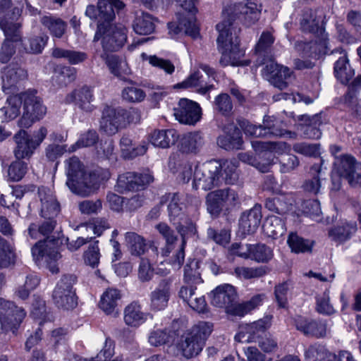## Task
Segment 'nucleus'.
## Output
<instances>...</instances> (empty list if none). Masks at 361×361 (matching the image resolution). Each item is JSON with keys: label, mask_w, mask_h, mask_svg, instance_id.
Here are the masks:
<instances>
[{"label": "nucleus", "mask_w": 361, "mask_h": 361, "mask_svg": "<svg viewBox=\"0 0 361 361\" xmlns=\"http://www.w3.org/2000/svg\"><path fill=\"white\" fill-rule=\"evenodd\" d=\"M173 340V332L168 329H154L149 334L148 342L152 346L159 347L171 343Z\"/></svg>", "instance_id": "obj_52"}, {"label": "nucleus", "mask_w": 361, "mask_h": 361, "mask_svg": "<svg viewBox=\"0 0 361 361\" xmlns=\"http://www.w3.org/2000/svg\"><path fill=\"white\" fill-rule=\"evenodd\" d=\"M287 243L291 251L297 254L311 252L313 247V241L305 239L293 232L289 234Z\"/></svg>", "instance_id": "obj_47"}, {"label": "nucleus", "mask_w": 361, "mask_h": 361, "mask_svg": "<svg viewBox=\"0 0 361 361\" xmlns=\"http://www.w3.org/2000/svg\"><path fill=\"white\" fill-rule=\"evenodd\" d=\"M211 303L221 308H228L235 300L237 293L235 288L228 283L217 286L210 294Z\"/></svg>", "instance_id": "obj_21"}, {"label": "nucleus", "mask_w": 361, "mask_h": 361, "mask_svg": "<svg viewBox=\"0 0 361 361\" xmlns=\"http://www.w3.org/2000/svg\"><path fill=\"white\" fill-rule=\"evenodd\" d=\"M214 109L221 115L228 116L233 109V104L229 95L225 93L219 94L214 99Z\"/></svg>", "instance_id": "obj_63"}, {"label": "nucleus", "mask_w": 361, "mask_h": 361, "mask_svg": "<svg viewBox=\"0 0 361 361\" xmlns=\"http://www.w3.org/2000/svg\"><path fill=\"white\" fill-rule=\"evenodd\" d=\"M238 163L236 160H226L221 164L222 183L233 185L237 183L239 177Z\"/></svg>", "instance_id": "obj_50"}, {"label": "nucleus", "mask_w": 361, "mask_h": 361, "mask_svg": "<svg viewBox=\"0 0 361 361\" xmlns=\"http://www.w3.org/2000/svg\"><path fill=\"white\" fill-rule=\"evenodd\" d=\"M262 74L275 87L283 90L288 86L287 80L290 78L292 71L286 66L270 61L262 69Z\"/></svg>", "instance_id": "obj_15"}, {"label": "nucleus", "mask_w": 361, "mask_h": 361, "mask_svg": "<svg viewBox=\"0 0 361 361\" xmlns=\"http://www.w3.org/2000/svg\"><path fill=\"white\" fill-rule=\"evenodd\" d=\"M22 98L23 113L18 123L20 127L27 128L44 116L47 108L43 105L41 98L36 95L35 90L22 93Z\"/></svg>", "instance_id": "obj_7"}, {"label": "nucleus", "mask_w": 361, "mask_h": 361, "mask_svg": "<svg viewBox=\"0 0 361 361\" xmlns=\"http://www.w3.org/2000/svg\"><path fill=\"white\" fill-rule=\"evenodd\" d=\"M189 13L185 11L183 13L179 14L178 17V25H176L175 23H169L168 24L169 32L171 36L173 37L176 35L178 34L180 31H184L185 34L192 36V37H195L197 36L199 33V29L196 23V17L195 16L194 20V25L196 27V30L195 33H190L187 32L186 28L189 26L188 22Z\"/></svg>", "instance_id": "obj_46"}, {"label": "nucleus", "mask_w": 361, "mask_h": 361, "mask_svg": "<svg viewBox=\"0 0 361 361\" xmlns=\"http://www.w3.org/2000/svg\"><path fill=\"white\" fill-rule=\"evenodd\" d=\"M334 74L336 78L343 84L348 83L353 77L354 71L350 67L345 54H343L336 61Z\"/></svg>", "instance_id": "obj_43"}, {"label": "nucleus", "mask_w": 361, "mask_h": 361, "mask_svg": "<svg viewBox=\"0 0 361 361\" xmlns=\"http://www.w3.org/2000/svg\"><path fill=\"white\" fill-rule=\"evenodd\" d=\"M168 212L169 220L175 226L182 224L183 220L187 217L183 210V203L178 194L174 193L171 195Z\"/></svg>", "instance_id": "obj_41"}, {"label": "nucleus", "mask_w": 361, "mask_h": 361, "mask_svg": "<svg viewBox=\"0 0 361 361\" xmlns=\"http://www.w3.org/2000/svg\"><path fill=\"white\" fill-rule=\"evenodd\" d=\"M272 317L267 315L262 319L240 327L239 331L235 334L234 340L238 343L257 342L261 336L271 325Z\"/></svg>", "instance_id": "obj_10"}, {"label": "nucleus", "mask_w": 361, "mask_h": 361, "mask_svg": "<svg viewBox=\"0 0 361 361\" xmlns=\"http://www.w3.org/2000/svg\"><path fill=\"white\" fill-rule=\"evenodd\" d=\"M31 316L34 319L39 320V325L42 326L46 322H51L52 316L47 312L45 302L40 298H35L32 303Z\"/></svg>", "instance_id": "obj_56"}, {"label": "nucleus", "mask_w": 361, "mask_h": 361, "mask_svg": "<svg viewBox=\"0 0 361 361\" xmlns=\"http://www.w3.org/2000/svg\"><path fill=\"white\" fill-rule=\"evenodd\" d=\"M251 143L256 152H270L281 154L287 149L286 143L283 142L253 140Z\"/></svg>", "instance_id": "obj_55"}, {"label": "nucleus", "mask_w": 361, "mask_h": 361, "mask_svg": "<svg viewBox=\"0 0 361 361\" xmlns=\"http://www.w3.org/2000/svg\"><path fill=\"white\" fill-rule=\"evenodd\" d=\"M173 110L176 120L183 124L194 125L200 120L202 115L200 105L185 98L180 99Z\"/></svg>", "instance_id": "obj_16"}, {"label": "nucleus", "mask_w": 361, "mask_h": 361, "mask_svg": "<svg viewBox=\"0 0 361 361\" xmlns=\"http://www.w3.org/2000/svg\"><path fill=\"white\" fill-rule=\"evenodd\" d=\"M48 37L47 36H34L23 43L25 51L30 54H39L44 49Z\"/></svg>", "instance_id": "obj_64"}, {"label": "nucleus", "mask_w": 361, "mask_h": 361, "mask_svg": "<svg viewBox=\"0 0 361 361\" xmlns=\"http://www.w3.org/2000/svg\"><path fill=\"white\" fill-rule=\"evenodd\" d=\"M85 172L83 164L76 157L66 161V173L67 176L66 185L71 191Z\"/></svg>", "instance_id": "obj_31"}, {"label": "nucleus", "mask_w": 361, "mask_h": 361, "mask_svg": "<svg viewBox=\"0 0 361 361\" xmlns=\"http://www.w3.org/2000/svg\"><path fill=\"white\" fill-rule=\"evenodd\" d=\"M126 242L130 252L133 255L140 256L143 255L147 249L145 239L134 232L126 233Z\"/></svg>", "instance_id": "obj_51"}, {"label": "nucleus", "mask_w": 361, "mask_h": 361, "mask_svg": "<svg viewBox=\"0 0 361 361\" xmlns=\"http://www.w3.org/2000/svg\"><path fill=\"white\" fill-rule=\"evenodd\" d=\"M40 23L53 37L56 38H61L68 27L63 19L51 15L41 17Z\"/></svg>", "instance_id": "obj_36"}, {"label": "nucleus", "mask_w": 361, "mask_h": 361, "mask_svg": "<svg viewBox=\"0 0 361 361\" xmlns=\"http://www.w3.org/2000/svg\"><path fill=\"white\" fill-rule=\"evenodd\" d=\"M16 143L13 153L18 160L29 159L36 149L30 135L24 130H20L13 136Z\"/></svg>", "instance_id": "obj_22"}, {"label": "nucleus", "mask_w": 361, "mask_h": 361, "mask_svg": "<svg viewBox=\"0 0 361 361\" xmlns=\"http://www.w3.org/2000/svg\"><path fill=\"white\" fill-rule=\"evenodd\" d=\"M195 290L192 286H183L179 291V297L193 310L198 313H204L207 310L205 298L197 293Z\"/></svg>", "instance_id": "obj_26"}, {"label": "nucleus", "mask_w": 361, "mask_h": 361, "mask_svg": "<svg viewBox=\"0 0 361 361\" xmlns=\"http://www.w3.org/2000/svg\"><path fill=\"white\" fill-rule=\"evenodd\" d=\"M124 6L125 4L120 0H99L97 7L99 23L110 24L115 18L114 8L120 11Z\"/></svg>", "instance_id": "obj_30"}, {"label": "nucleus", "mask_w": 361, "mask_h": 361, "mask_svg": "<svg viewBox=\"0 0 361 361\" xmlns=\"http://www.w3.org/2000/svg\"><path fill=\"white\" fill-rule=\"evenodd\" d=\"M159 234L166 240V247L162 250V255L167 256L173 249V245L177 241L178 236L175 232L166 223H159L156 226Z\"/></svg>", "instance_id": "obj_53"}, {"label": "nucleus", "mask_w": 361, "mask_h": 361, "mask_svg": "<svg viewBox=\"0 0 361 361\" xmlns=\"http://www.w3.org/2000/svg\"><path fill=\"white\" fill-rule=\"evenodd\" d=\"M334 171L338 176L346 179L352 187L361 185V163L350 154L336 157Z\"/></svg>", "instance_id": "obj_8"}, {"label": "nucleus", "mask_w": 361, "mask_h": 361, "mask_svg": "<svg viewBox=\"0 0 361 361\" xmlns=\"http://www.w3.org/2000/svg\"><path fill=\"white\" fill-rule=\"evenodd\" d=\"M264 155L267 156V161L263 163L258 161L255 157L247 152L239 154V159L244 163L255 166L262 173H267L270 169L273 159H271V155L270 153L266 152Z\"/></svg>", "instance_id": "obj_57"}, {"label": "nucleus", "mask_w": 361, "mask_h": 361, "mask_svg": "<svg viewBox=\"0 0 361 361\" xmlns=\"http://www.w3.org/2000/svg\"><path fill=\"white\" fill-rule=\"evenodd\" d=\"M246 250H250V259L257 262H267L273 257L271 249L264 244L246 246Z\"/></svg>", "instance_id": "obj_54"}, {"label": "nucleus", "mask_w": 361, "mask_h": 361, "mask_svg": "<svg viewBox=\"0 0 361 361\" xmlns=\"http://www.w3.org/2000/svg\"><path fill=\"white\" fill-rule=\"evenodd\" d=\"M51 54L54 58H64L67 59L72 65L82 63L87 59V54L85 52L63 49L58 47L53 49Z\"/></svg>", "instance_id": "obj_49"}, {"label": "nucleus", "mask_w": 361, "mask_h": 361, "mask_svg": "<svg viewBox=\"0 0 361 361\" xmlns=\"http://www.w3.org/2000/svg\"><path fill=\"white\" fill-rule=\"evenodd\" d=\"M324 13L321 9L306 8L302 11L300 19L302 32L313 34L314 41L297 42L296 51L302 57H315L326 54L328 50V35L322 25Z\"/></svg>", "instance_id": "obj_1"}, {"label": "nucleus", "mask_w": 361, "mask_h": 361, "mask_svg": "<svg viewBox=\"0 0 361 361\" xmlns=\"http://www.w3.org/2000/svg\"><path fill=\"white\" fill-rule=\"evenodd\" d=\"M32 255L36 262L44 261L51 272L58 273L59 267L56 262L61 258V255L51 243L38 241L32 247Z\"/></svg>", "instance_id": "obj_13"}, {"label": "nucleus", "mask_w": 361, "mask_h": 361, "mask_svg": "<svg viewBox=\"0 0 361 361\" xmlns=\"http://www.w3.org/2000/svg\"><path fill=\"white\" fill-rule=\"evenodd\" d=\"M171 295V279H161L155 288L149 293L150 310L155 312L165 310L168 306Z\"/></svg>", "instance_id": "obj_17"}, {"label": "nucleus", "mask_w": 361, "mask_h": 361, "mask_svg": "<svg viewBox=\"0 0 361 361\" xmlns=\"http://www.w3.org/2000/svg\"><path fill=\"white\" fill-rule=\"evenodd\" d=\"M204 144V139L199 132H190L183 135L180 140V150L185 153L195 152Z\"/></svg>", "instance_id": "obj_39"}, {"label": "nucleus", "mask_w": 361, "mask_h": 361, "mask_svg": "<svg viewBox=\"0 0 361 361\" xmlns=\"http://www.w3.org/2000/svg\"><path fill=\"white\" fill-rule=\"evenodd\" d=\"M117 109L107 106L102 114L100 121V128L109 135H115L123 128V120Z\"/></svg>", "instance_id": "obj_20"}, {"label": "nucleus", "mask_w": 361, "mask_h": 361, "mask_svg": "<svg viewBox=\"0 0 361 361\" xmlns=\"http://www.w3.org/2000/svg\"><path fill=\"white\" fill-rule=\"evenodd\" d=\"M355 222L341 220L329 231V238L336 243H342L348 240L356 232Z\"/></svg>", "instance_id": "obj_28"}, {"label": "nucleus", "mask_w": 361, "mask_h": 361, "mask_svg": "<svg viewBox=\"0 0 361 361\" xmlns=\"http://www.w3.org/2000/svg\"><path fill=\"white\" fill-rule=\"evenodd\" d=\"M52 298L59 308L69 310L77 305L71 276H64L61 279L53 291Z\"/></svg>", "instance_id": "obj_11"}, {"label": "nucleus", "mask_w": 361, "mask_h": 361, "mask_svg": "<svg viewBox=\"0 0 361 361\" xmlns=\"http://www.w3.org/2000/svg\"><path fill=\"white\" fill-rule=\"evenodd\" d=\"M109 178L108 172H104V177H101L100 171H95L82 174V178L79 180L77 184L71 190L72 192L86 197L92 194L99 186L100 183L104 179Z\"/></svg>", "instance_id": "obj_18"}, {"label": "nucleus", "mask_w": 361, "mask_h": 361, "mask_svg": "<svg viewBox=\"0 0 361 361\" xmlns=\"http://www.w3.org/2000/svg\"><path fill=\"white\" fill-rule=\"evenodd\" d=\"M218 145L226 150L240 149L243 145L240 130L231 124L225 128V134L219 136Z\"/></svg>", "instance_id": "obj_27"}, {"label": "nucleus", "mask_w": 361, "mask_h": 361, "mask_svg": "<svg viewBox=\"0 0 361 361\" xmlns=\"http://www.w3.org/2000/svg\"><path fill=\"white\" fill-rule=\"evenodd\" d=\"M37 195L41 202L40 214L44 220L39 224L32 223L29 226L28 235L32 239L38 238L39 235H48L54 231L56 224L54 218L60 211L59 204L51 190L42 186L38 188Z\"/></svg>", "instance_id": "obj_3"}, {"label": "nucleus", "mask_w": 361, "mask_h": 361, "mask_svg": "<svg viewBox=\"0 0 361 361\" xmlns=\"http://www.w3.org/2000/svg\"><path fill=\"white\" fill-rule=\"evenodd\" d=\"M77 70L71 66H58L54 69L52 82L59 87H66L76 79Z\"/></svg>", "instance_id": "obj_40"}, {"label": "nucleus", "mask_w": 361, "mask_h": 361, "mask_svg": "<svg viewBox=\"0 0 361 361\" xmlns=\"http://www.w3.org/2000/svg\"><path fill=\"white\" fill-rule=\"evenodd\" d=\"M94 100L92 90L87 87L75 90L70 94L67 95L66 101L68 103L75 102L80 109L83 111L90 112L94 109V105L92 102Z\"/></svg>", "instance_id": "obj_25"}, {"label": "nucleus", "mask_w": 361, "mask_h": 361, "mask_svg": "<svg viewBox=\"0 0 361 361\" xmlns=\"http://www.w3.org/2000/svg\"><path fill=\"white\" fill-rule=\"evenodd\" d=\"M153 180V176L148 171L141 173L127 172L118 176L115 187L120 193L138 191L145 189Z\"/></svg>", "instance_id": "obj_9"}, {"label": "nucleus", "mask_w": 361, "mask_h": 361, "mask_svg": "<svg viewBox=\"0 0 361 361\" xmlns=\"http://www.w3.org/2000/svg\"><path fill=\"white\" fill-rule=\"evenodd\" d=\"M267 268L266 267H238L234 269L233 274L240 279H251L260 278L267 274Z\"/></svg>", "instance_id": "obj_58"}, {"label": "nucleus", "mask_w": 361, "mask_h": 361, "mask_svg": "<svg viewBox=\"0 0 361 361\" xmlns=\"http://www.w3.org/2000/svg\"><path fill=\"white\" fill-rule=\"evenodd\" d=\"M175 88H197V92L201 94H205L214 88L212 84H208L202 79L199 71L191 73L185 80L176 84Z\"/></svg>", "instance_id": "obj_33"}, {"label": "nucleus", "mask_w": 361, "mask_h": 361, "mask_svg": "<svg viewBox=\"0 0 361 361\" xmlns=\"http://www.w3.org/2000/svg\"><path fill=\"white\" fill-rule=\"evenodd\" d=\"M219 35L217 44L221 54L219 63L222 66H245L250 61L244 60L245 51L239 47L238 29L229 21H222L216 25Z\"/></svg>", "instance_id": "obj_2"}, {"label": "nucleus", "mask_w": 361, "mask_h": 361, "mask_svg": "<svg viewBox=\"0 0 361 361\" xmlns=\"http://www.w3.org/2000/svg\"><path fill=\"white\" fill-rule=\"evenodd\" d=\"M221 164L209 161L195 166L193 187L196 190H209L222 184Z\"/></svg>", "instance_id": "obj_5"}, {"label": "nucleus", "mask_w": 361, "mask_h": 361, "mask_svg": "<svg viewBox=\"0 0 361 361\" xmlns=\"http://www.w3.org/2000/svg\"><path fill=\"white\" fill-rule=\"evenodd\" d=\"M221 195L219 189L209 192L206 196L207 210L212 216H218L226 206Z\"/></svg>", "instance_id": "obj_48"}, {"label": "nucleus", "mask_w": 361, "mask_h": 361, "mask_svg": "<svg viewBox=\"0 0 361 361\" xmlns=\"http://www.w3.org/2000/svg\"><path fill=\"white\" fill-rule=\"evenodd\" d=\"M0 29L4 32L5 40L15 42L22 40L20 23H13L6 18H3L0 20Z\"/></svg>", "instance_id": "obj_44"}, {"label": "nucleus", "mask_w": 361, "mask_h": 361, "mask_svg": "<svg viewBox=\"0 0 361 361\" xmlns=\"http://www.w3.org/2000/svg\"><path fill=\"white\" fill-rule=\"evenodd\" d=\"M264 233L271 238H278L286 231L284 220L274 215L269 216L262 226Z\"/></svg>", "instance_id": "obj_38"}, {"label": "nucleus", "mask_w": 361, "mask_h": 361, "mask_svg": "<svg viewBox=\"0 0 361 361\" xmlns=\"http://www.w3.org/2000/svg\"><path fill=\"white\" fill-rule=\"evenodd\" d=\"M213 331V324L201 321L185 332L177 343V349L187 359L193 357L202 350L205 341Z\"/></svg>", "instance_id": "obj_4"}, {"label": "nucleus", "mask_w": 361, "mask_h": 361, "mask_svg": "<svg viewBox=\"0 0 361 361\" xmlns=\"http://www.w3.org/2000/svg\"><path fill=\"white\" fill-rule=\"evenodd\" d=\"M241 127L245 135L257 137H265L268 135L279 137L288 136L290 138L296 137V133L294 132L276 128L269 118L264 119L263 126H256L249 122H243Z\"/></svg>", "instance_id": "obj_14"}, {"label": "nucleus", "mask_w": 361, "mask_h": 361, "mask_svg": "<svg viewBox=\"0 0 361 361\" xmlns=\"http://www.w3.org/2000/svg\"><path fill=\"white\" fill-rule=\"evenodd\" d=\"M22 104V93L9 97L5 106L0 109V121L6 122L16 118L20 114Z\"/></svg>", "instance_id": "obj_34"}, {"label": "nucleus", "mask_w": 361, "mask_h": 361, "mask_svg": "<svg viewBox=\"0 0 361 361\" xmlns=\"http://www.w3.org/2000/svg\"><path fill=\"white\" fill-rule=\"evenodd\" d=\"M178 137L174 129L155 130L150 134L149 141L155 147L168 148L176 142Z\"/></svg>", "instance_id": "obj_32"}, {"label": "nucleus", "mask_w": 361, "mask_h": 361, "mask_svg": "<svg viewBox=\"0 0 361 361\" xmlns=\"http://www.w3.org/2000/svg\"><path fill=\"white\" fill-rule=\"evenodd\" d=\"M294 202L291 195H281L266 200L265 207L269 211L283 215L291 209Z\"/></svg>", "instance_id": "obj_37"}, {"label": "nucleus", "mask_w": 361, "mask_h": 361, "mask_svg": "<svg viewBox=\"0 0 361 361\" xmlns=\"http://www.w3.org/2000/svg\"><path fill=\"white\" fill-rule=\"evenodd\" d=\"M122 155L125 159H131L137 156L143 155L147 150L145 143L137 147H133L132 140L128 136H123L120 141Z\"/></svg>", "instance_id": "obj_45"}, {"label": "nucleus", "mask_w": 361, "mask_h": 361, "mask_svg": "<svg viewBox=\"0 0 361 361\" xmlns=\"http://www.w3.org/2000/svg\"><path fill=\"white\" fill-rule=\"evenodd\" d=\"M147 319V314L142 312V307L137 302H133L125 307L123 320L127 326L137 328Z\"/></svg>", "instance_id": "obj_29"}, {"label": "nucleus", "mask_w": 361, "mask_h": 361, "mask_svg": "<svg viewBox=\"0 0 361 361\" xmlns=\"http://www.w3.org/2000/svg\"><path fill=\"white\" fill-rule=\"evenodd\" d=\"M261 10L262 6L258 0H247L245 4L238 3L230 6L228 14L231 18H239L250 26L259 20Z\"/></svg>", "instance_id": "obj_12"}, {"label": "nucleus", "mask_w": 361, "mask_h": 361, "mask_svg": "<svg viewBox=\"0 0 361 361\" xmlns=\"http://www.w3.org/2000/svg\"><path fill=\"white\" fill-rule=\"evenodd\" d=\"M127 39L126 30L121 26L99 23L93 42L102 40L104 51H116L123 47Z\"/></svg>", "instance_id": "obj_6"}, {"label": "nucleus", "mask_w": 361, "mask_h": 361, "mask_svg": "<svg viewBox=\"0 0 361 361\" xmlns=\"http://www.w3.org/2000/svg\"><path fill=\"white\" fill-rule=\"evenodd\" d=\"M27 71L16 63H11L2 71V87L4 90L16 87L20 82L26 80Z\"/></svg>", "instance_id": "obj_23"}, {"label": "nucleus", "mask_w": 361, "mask_h": 361, "mask_svg": "<svg viewBox=\"0 0 361 361\" xmlns=\"http://www.w3.org/2000/svg\"><path fill=\"white\" fill-rule=\"evenodd\" d=\"M121 298V293L118 289L107 288L101 295L99 307L106 314H114Z\"/></svg>", "instance_id": "obj_35"}, {"label": "nucleus", "mask_w": 361, "mask_h": 361, "mask_svg": "<svg viewBox=\"0 0 361 361\" xmlns=\"http://www.w3.org/2000/svg\"><path fill=\"white\" fill-rule=\"evenodd\" d=\"M141 56L143 60L148 61L151 66L164 71L166 74L171 75L175 71L174 65L168 59L158 57L156 55L148 56L145 53H142Z\"/></svg>", "instance_id": "obj_59"}, {"label": "nucleus", "mask_w": 361, "mask_h": 361, "mask_svg": "<svg viewBox=\"0 0 361 361\" xmlns=\"http://www.w3.org/2000/svg\"><path fill=\"white\" fill-rule=\"evenodd\" d=\"M275 38L269 31H264L255 46V54L259 56H269Z\"/></svg>", "instance_id": "obj_60"}, {"label": "nucleus", "mask_w": 361, "mask_h": 361, "mask_svg": "<svg viewBox=\"0 0 361 361\" xmlns=\"http://www.w3.org/2000/svg\"><path fill=\"white\" fill-rule=\"evenodd\" d=\"M184 280L189 284H199L203 282L197 261L192 260L185 265Z\"/></svg>", "instance_id": "obj_62"}, {"label": "nucleus", "mask_w": 361, "mask_h": 361, "mask_svg": "<svg viewBox=\"0 0 361 361\" xmlns=\"http://www.w3.org/2000/svg\"><path fill=\"white\" fill-rule=\"evenodd\" d=\"M322 123L321 116L319 115L309 118V123L306 124L302 128L304 137L307 139H319L322 136V132L319 128Z\"/></svg>", "instance_id": "obj_61"}, {"label": "nucleus", "mask_w": 361, "mask_h": 361, "mask_svg": "<svg viewBox=\"0 0 361 361\" xmlns=\"http://www.w3.org/2000/svg\"><path fill=\"white\" fill-rule=\"evenodd\" d=\"M133 30L138 35H149L155 28L152 17L144 12L137 14L133 23Z\"/></svg>", "instance_id": "obj_42"}, {"label": "nucleus", "mask_w": 361, "mask_h": 361, "mask_svg": "<svg viewBox=\"0 0 361 361\" xmlns=\"http://www.w3.org/2000/svg\"><path fill=\"white\" fill-rule=\"evenodd\" d=\"M262 217V207L259 204L243 212L239 219V231L243 235L253 234L257 230Z\"/></svg>", "instance_id": "obj_19"}, {"label": "nucleus", "mask_w": 361, "mask_h": 361, "mask_svg": "<svg viewBox=\"0 0 361 361\" xmlns=\"http://www.w3.org/2000/svg\"><path fill=\"white\" fill-rule=\"evenodd\" d=\"M296 328L305 335L316 338L324 337L327 333V324L323 320H309L301 318L296 321Z\"/></svg>", "instance_id": "obj_24"}]
</instances>
